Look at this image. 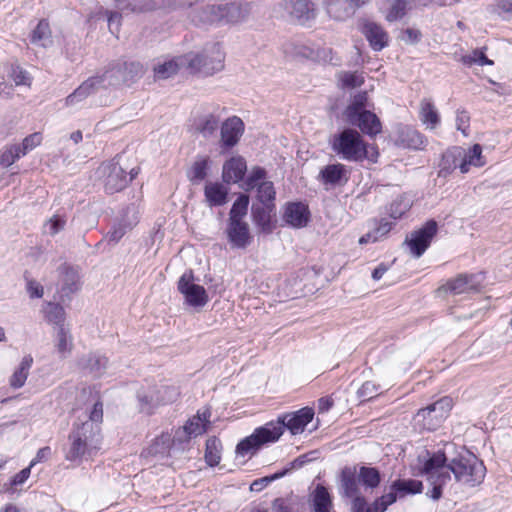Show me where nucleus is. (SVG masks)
<instances>
[{"label": "nucleus", "instance_id": "f257e3e1", "mask_svg": "<svg viewBox=\"0 0 512 512\" xmlns=\"http://www.w3.org/2000/svg\"><path fill=\"white\" fill-rule=\"evenodd\" d=\"M314 417L312 408L304 407L296 412L278 417L277 422H269L241 440L236 447V453L241 456L255 454L264 444L277 441L287 428L291 434L302 433Z\"/></svg>", "mask_w": 512, "mask_h": 512}, {"label": "nucleus", "instance_id": "f03ea898", "mask_svg": "<svg viewBox=\"0 0 512 512\" xmlns=\"http://www.w3.org/2000/svg\"><path fill=\"white\" fill-rule=\"evenodd\" d=\"M101 448V435L99 424L91 421L74 423L69 435V447L65 458L71 462L80 463L92 459Z\"/></svg>", "mask_w": 512, "mask_h": 512}, {"label": "nucleus", "instance_id": "7ed1b4c3", "mask_svg": "<svg viewBox=\"0 0 512 512\" xmlns=\"http://www.w3.org/2000/svg\"><path fill=\"white\" fill-rule=\"evenodd\" d=\"M331 150L347 162L360 163L365 159L376 161L378 152L370 154L369 144L361 134L353 128H344L333 134L329 139Z\"/></svg>", "mask_w": 512, "mask_h": 512}, {"label": "nucleus", "instance_id": "20e7f679", "mask_svg": "<svg viewBox=\"0 0 512 512\" xmlns=\"http://www.w3.org/2000/svg\"><path fill=\"white\" fill-rule=\"evenodd\" d=\"M448 470L453 473L457 482L468 487L481 484L486 474L483 462L464 447L456 451L454 456H450Z\"/></svg>", "mask_w": 512, "mask_h": 512}, {"label": "nucleus", "instance_id": "39448f33", "mask_svg": "<svg viewBox=\"0 0 512 512\" xmlns=\"http://www.w3.org/2000/svg\"><path fill=\"white\" fill-rule=\"evenodd\" d=\"M214 51L216 52V56L209 64H200L201 61L198 56L182 55L162 61L159 60L153 67L154 75L157 79H168L177 74L181 68L197 70L204 67L207 72H210L219 67L221 59V55L218 50L216 49Z\"/></svg>", "mask_w": 512, "mask_h": 512}, {"label": "nucleus", "instance_id": "423d86ee", "mask_svg": "<svg viewBox=\"0 0 512 512\" xmlns=\"http://www.w3.org/2000/svg\"><path fill=\"white\" fill-rule=\"evenodd\" d=\"M451 408L452 399L450 397H443L427 407L418 410L414 416L415 426L419 427L421 430L435 431L447 418Z\"/></svg>", "mask_w": 512, "mask_h": 512}, {"label": "nucleus", "instance_id": "0eeeda50", "mask_svg": "<svg viewBox=\"0 0 512 512\" xmlns=\"http://www.w3.org/2000/svg\"><path fill=\"white\" fill-rule=\"evenodd\" d=\"M177 289L183 295L185 303L191 307L202 308L209 301L205 288L194 283V275L191 270L186 271L179 278Z\"/></svg>", "mask_w": 512, "mask_h": 512}, {"label": "nucleus", "instance_id": "6e6552de", "mask_svg": "<svg viewBox=\"0 0 512 512\" xmlns=\"http://www.w3.org/2000/svg\"><path fill=\"white\" fill-rule=\"evenodd\" d=\"M99 171L104 177V187L109 194L123 190L129 183L127 172L115 159L103 163Z\"/></svg>", "mask_w": 512, "mask_h": 512}, {"label": "nucleus", "instance_id": "1a4fd4ad", "mask_svg": "<svg viewBox=\"0 0 512 512\" xmlns=\"http://www.w3.org/2000/svg\"><path fill=\"white\" fill-rule=\"evenodd\" d=\"M437 229V222L429 220L422 228L412 232L409 237H406L405 243L408 245L411 254L415 258L421 257L430 246L433 237L437 233Z\"/></svg>", "mask_w": 512, "mask_h": 512}, {"label": "nucleus", "instance_id": "9d476101", "mask_svg": "<svg viewBox=\"0 0 512 512\" xmlns=\"http://www.w3.org/2000/svg\"><path fill=\"white\" fill-rule=\"evenodd\" d=\"M454 450L455 445L453 443L446 444L443 452L434 453L423 463L421 474L426 476L427 480L440 478V476H450L448 470L450 456L448 453Z\"/></svg>", "mask_w": 512, "mask_h": 512}, {"label": "nucleus", "instance_id": "9b49d317", "mask_svg": "<svg viewBox=\"0 0 512 512\" xmlns=\"http://www.w3.org/2000/svg\"><path fill=\"white\" fill-rule=\"evenodd\" d=\"M211 411L204 409L198 411L195 416L190 418L183 427L178 428L174 434V441L183 443L188 442L191 438L202 435L206 432Z\"/></svg>", "mask_w": 512, "mask_h": 512}, {"label": "nucleus", "instance_id": "f8f14e48", "mask_svg": "<svg viewBox=\"0 0 512 512\" xmlns=\"http://www.w3.org/2000/svg\"><path fill=\"white\" fill-rule=\"evenodd\" d=\"M279 6L293 21L301 25L316 17L315 4L310 0H284Z\"/></svg>", "mask_w": 512, "mask_h": 512}, {"label": "nucleus", "instance_id": "ddd939ff", "mask_svg": "<svg viewBox=\"0 0 512 512\" xmlns=\"http://www.w3.org/2000/svg\"><path fill=\"white\" fill-rule=\"evenodd\" d=\"M350 178V170L342 163H333L324 166L318 175V180L326 186H344Z\"/></svg>", "mask_w": 512, "mask_h": 512}, {"label": "nucleus", "instance_id": "4468645a", "mask_svg": "<svg viewBox=\"0 0 512 512\" xmlns=\"http://www.w3.org/2000/svg\"><path fill=\"white\" fill-rule=\"evenodd\" d=\"M155 388H149L148 390H140L137 393V399L139 401V409L141 412L152 413L153 410L159 405L168 404L174 402L178 397L177 390H168L167 395L155 396Z\"/></svg>", "mask_w": 512, "mask_h": 512}, {"label": "nucleus", "instance_id": "2eb2a0df", "mask_svg": "<svg viewBox=\"0 0 512 512\" xmlns=\"http://www.w3.org/2000/svg\"><path fill=\"white\" fill-rule=\"evenodd\" d=\"M226 234L232 248L245 249L252 242L249 225L245 221L228 220Z\"/></svg>", "mask_w": 512, "mask_h": 512}, {"label": "nucleus", "instance_id": "dca6fc26", "mask_svg": "<svg viewBox=\"0 0 512 512\" xmlns=\"http://www.w3.org/2000/svg\"><path fill=\"white\" fill-rule=\"evenodd\" d=\"M367 0H326V11L328 15L337 20L344 21L354 15L356 10L366 3Z\"/></svg>", "mask_w": 512, "mask_h": 512}, {"label": "nucleus", "instance_id": "f3484780", "mask_svg": "<svg viewBox=\"0 0 512 512\" xmlns=\"http://www.w3.org/2000/svg\"><path fill=\"white\" fill-rule=\"evenodd\" d=\"M57 271L62 297H70L81 288L80 276L74 267L64 263L58 267Z\"/></svg>", "mask_w": 512, "mask_h": 512}, {"label": "nucleus", "instance_id": "a211bd4d", "mask_svg": "<svg viewBox=\"0 0 512 512\" xmlns=\"http://www.w3.org/2000/svg\"><path fill=\"white\" fill-rule=\"evenodd\" d=\"M243 133V121L237 116L229 117L221 125V146L224 148L234 147L240 140Z\"/></svg>", "mask_w": 512, "mask_h": 512}, {"label": "nucleus", "instance_id": "6ab92c4d", "mask_svg": "<svg viewBox=\"0 0 512 512\" xmlns=\"http://www.w3.org/2000/svg\"><path fill=\"white\" fill-rule=\"evenodd\" d=\"M480 283L476 281V276L460 274L455 279L448 281L445 285H442L439 289V293H450L452 295H460L477 291Z\"/></svg>", "mask_w": 512, "mask_h": 512}, {"label": "nucleus", "instance_id": "aec40b11", "mask_svg": "<svg viewBox=\"0 0 512 512\" xmlns=\"http://www.w3.org/2000/svg\"><path fill=\"white\" fill-rule=\"evenodd\" d=\"M309 216L308 206L302 202H290L284 208L283 219L294 228L305 227L309 221Z\"/></svg>", "mask_w": 512, "mask_h": 512}, {"label": "nucleus", "instance_id": "412c9836", "mask_svg": "<svg viewBox=\"0 0 512 512\" xmlns=\"http://www.w3.org/2000/svg\"><path fill=\"white\" fill-rule=\"evenodd\" d=\"M347 120L350 124L357 126L362 133L370 137L376 136L382 130L379 118L369 110L356 114Z\"/></svg>", "mask_w": 512, "mask_h": 512}, {"label": "nucleus", "instance_id": "4be33fe9", "mask_svg": "<svg viewBox=\"0 0 512 512\" xmlns=\"http://www.w3.org/2000/svg\"><path fill=\"white\" fill-rule=\"evenodd\" d=\"M397 143L404 148L421 150L426 147L428 140L418 130L404 126L398 130Z\"/></svg>", "mask_w": 512, "mask_h": 512}, {"label": "nucleus", "instance_id": "5701e85b", "mask_svg": "<svg viewBox=\"0 0 512 512\" xmlns=\"http://www.w3.org/2000/svg\"><path fill=\"white\" fill-rule=\"evenodd\" d=\"M250 13V5L241 2L222 3V25L244 21Z\"/></svg>", "mask_w": 512, "mask_h": 512}, {"label": "nucleus", "instance_id": "b1692460", "mask_svg": "<svg viewBox=\"0 0 512 512\" xmlns=\"http://www.w3.org/2000/svg\"><path fill=\"white\" fill-rule=\"evenodd\" d=\"M276 206L252 205V218L255 225L262 233L269 234L273 231L274 225L272 224V216L275 215Z\"/></svg>", "mask_w": 512, "mask_h": 512}, {"label": "nucleus", "instance_id": "393cba45", "mask_svg": "<svg viewBox=\"0 0 512 512\" xmlns=\"http://www.w3.org/2000/svg\"><path fill=\"white\" fill-rule=\"evenodd\" d=\"M222 3L207 4L193 12L192 21L196 24L222 25Z\"/></svg>", "mask_w": 512, "mask_h": 512}, {"label": "nucleus", "instance_id": "a878e982", "mask_svg": "<svg viewBox=\"0 0 512 512\" xmlns=\"http://www.w3.org/2000/svg\"><path fill=\"white\" fill-rule=\"evenodd\" d=\"M218 50V52L221 55L219 67L213 69L210 72H207L204 67H201V69L193 70L188 69L190 73H202L204 75H212L213 73L220 71L223 68V62H224V52L222 50V47L219 43H213L210 45H207L200 53H188L185 56H198L200 57V64H209L212 62L216 56V52L214 50Z\"/></svg>", "mask_w": 512, "mask_h": 512}, {"label": "nucleus", "instance_id": "bb28decb", "mask_svg": "<svg viewBox=\"0 0 512 512\" xmlns=\"http://www.w3.org/2000/svg\"><path fill=\"white\" fill-rule=\"evenodd\" d=\"M362 33L375 51L382 50L388 44V34L380 25L374 22H366L363 25Z\"/></svg>", "mask_w": 512, "mask_h": 512}, {"label": "nucleus", "instance_id": "cd10ccee", "mask_svg": "<svg viewBox=\"0 0 512 512\" xmlns=\"http://www.w3.org/2000/svg\"><path fill=\"white\" fill-rule=\"evenodd\" d=\"M246 170V162L242 157H232L223 165V181L226 183H237L243 179Z\"/></svg>", "mask_w": 512, "mask_h": 512}, {"label": "nucleus", "instance_id": "c85d7f7f", "mask_svg": "<svg viewBox=\"0 0 512 512\" xmlns=\"http://www.w3.org/2000/svg\"><path fill=\"white\" fill-rule=\"evenodd\" d=\"M54 347L60 359H66L72 353L74 342L69 326L56 328Z\"/></svg>", "mask_w": 512, "mask_h": 512}, {"label": "nucleus", "instance_id": "c756f323", "mask_svg": "<svg viewBox=\"0 0 512 512\" xmlns=\"http://www.w3.org/2000/svg\"><path fill=\"white\" fill-rule=\"evenodd\" d=\"M79 366L95 377L102 376L108 366V358L97 352L89 353L79 360Z\"/></svg>", "mask_w": 512, "mask_h": 512}, {"label": "nucleus", "instance_id": "7c9ffc66", "mask_svg": "<svg viewBox=\"0 0 512 512\" xmlns=\"http://www.w3.org/2000/svg\"><path fill=\"white\" fill-rule=\"evenodd\" d=\"M117 61L108 65L101 75L93 76L97 79L98 88L117 87L125 83V78L120 71Z\"/></svg>", "mask_w": 512, "mask_h": 512}, {"label": "nucleus", "instance_id": "2f4dec72", "mask_svg": "<svg viewBox=\"0 0 512 512\" xmlns=\"http://www.w3.org/2000/svg\"><path fill=\"white\" fill-rule=\"evenodd\" d=\"M219 116L207 113L195 118L193 126L196 132L205 138L213 136L219 128Z\"/></svg>", "mask_w": 512, "mask_h": 512}, {"label": "nucleus", "instance_id": "473e14b6", "mask_svg": "<svg viewBox=\"0 0 512 512\" xmlns=\"http://www.w3.org/2000/svg\"><path fill=\"white\" fill-rule=\"evenodd\" d=\"M419 118L427 129H435L440 123L439 113L431 99L424 98L420 101Z\"/></svg>", "mask_w": 512, "mask_h": 512}, {"label": "nucleus", "instance_id": "72a5a7b5", "mask_svg": "<svg viewBox=\"0 0 512 512\" xmlns=\"http://www.w3.org/2000/svg\"><path fill=\"white\" fill-rule=\"evenodd\" d=\"M340 486L343 495L352 498L359 494V481L356 467H345L341 471Z\"/></svg>", "mask_w": 512, "mask_h": 512}, {"label": "nucleus", "instance_id": "f704fd0d", "mask_svg": "<svg viewBox=\"0 0 512 512\" xmlns=\"http://www.w3.org/2000/svg\"><path fill=\"white\" fill-rule=\"evenodd\" d=\"M204 195L209 206H222L227 202L228 190L221 183L207 182Z\"/></svg>", "mask_w": 512, "mask_h": 512}, {"label": "nucleus", "instance_id": "c9c22d12", "mask_svg": "<svg viewBox=\"0 0 512 512\" xmlns=\"http://www.w3.org/2000/svg\"><path fill=\"white\" fill-rule=\"evenodd\" d=\"M283 51L286 56L293 59H315L317 57L316 51L300 42L288 41L283 45Z\"/></svg>", "mask_w": 512, "mask_h": 512}, {"label": "nucleus", "instance_id": "e433bc0d", "mask_svg": "<svg viewBox=\"0 0 512 512\" xmlns=\"http://www.w3.org/2000/svg\"><path fill=\"white\" fill-rule=\"evenodd\" d=\"M97 79L93 76L84 81L73 93L67 96L66 105L72 106L81 102L98 90Z\"/></svg>", "mask_w": 512, "mask_h": 512}, {"label": "nucleus", "instance_id": "4c0bfd02", "mask_svg": "<svg viewBox=\"0 0 512 512\" xmlns=\"http://www.w3.org/2000/svg\"><path fill=\"white\" fill-rule=\"evenodd\" d=\"M358 481L366 490L377 488L381 482V475L377 468L361 466L359 468Z\"/></svg>", "mask_w": 512, "mask_h": 512}, {"label": "nucleus", "instance_id": "58836bf2", "mask_svg": "<svg viewBox=\"0 0 512 512\" xmlns=\"http://www.w3.org/2000/svg\"><path fill=\"white\" fill-rule=\"evenodd\" d=\"M52 32L49 22L46 19H41L31 34V43L41 47H47L51 44Z\"/></svg>", "mask_w": 512, "mask_h": 512}, {"label": "nucleus", "instance_id": "ea45409f", "mask_svg": "<svg viewBox=\"0 0 512 512\" xmlns=\"http://www.w3.org/2000/svg\"><path fill=\"white\" fill-rule=\"evenodd\" d=\"M122 72L125 83L135 82L141 78L145 72L144 66L138 61H117Z\"/></svg>", "mask_w": 512, "mask_h": 512}, {"label": "nucleus", "instance_id": "a19ab883", "mask_svg": "<svg viewBox=\"0 0 512 512\" xmlns=\"http://www.w3.org/2000/svg\"><path fill=\"white\" fill-rule=\"evenodd\" d=\"M312 506L314 512H330L332 500L328 490L324 486L318 485L315 488Z\"/></svg>", "mask_w": 512, "mask_h": 512}, {"label": "nucleus", "instance_id": "79ce46f5", "mask_svg": "<svg viewBox=\"0 0 512 512\" xmlns=\"http://www.w3.org/2000/svg\"><path fill=\"white\" fill-rule=\"evenodd\" d=\"M32 363L33 358L30 355L23 357L22 361L19 364V367L10 377V385L13 388H21L25 384Z\"/></svg>", "mask_w": 512, "mask_h": 512}, {"label": "nucleus", "instance_id": "37998d69", "mask_svg": "<svg viewBox=\"0 0 512 512\" xmlns=\"http://www.w3.org/2000/svg\"><path fill=\"white\" fill-rule=\"evenodd\" d=\"M422 482L418 480L408 479V480H395L392 482L390 489L395 490L398 497H404L408 494H416L420 493L422 490Z\"/></svg>", "mask_w": 512, "mask_h": 512}, {"label": "nucleus", "instance_id": "c03bdc74", "mask_svg": "<svg viewBox=\"0 0 512 512\" xmlns=\"http://www.w3.org/2000/svg\"><path fill=\"white\" fill-rule=\"evenodd\" d=\"M256 198L260 205L275 206L276 190L271 181H262L256 187Z\"/></svg>", "mask_w": 512, "mask_h": 512}, {"label": "nucleus", "instance_id": "a18cd8bd", "mask_svg": "<svg viewBox=\"0 0 512 512\" xmlns=\"http://www.w3.org/2000/svg\"><path fill=\"white\" fill-rule=\"evenodd\" d=\"M45 319L54 324L57 328L62 326H67L65 324V310L60 304L56 303H47L44 308Z\"/></svg>", "mask_w": 512, "mask_h": 512}, {"label": "nucleus", "instance_id": "49530a36", "mask_svg": "<svg viewBox=\"0 0 512 512\" xmlns=\"http://www.w3.org/2000/svg\"><path fill=\"white\" fill-rule=\"evenodd\" d=\"M120 10L131 12L150 11L156 7V3L152 0H115Z\"/></svg>", "mask_w": 512, "mask_h": 512}, {"label": "nucleus", "instance_id": "de8ad7c7", "mask_svg": "<svg viewBox=\"0 0 512 512\" xmlns=\"http://www.w3.org/2000/svg\"><path fill=\"white\" fill-rule=\"evenodd\" d=\"M221 443L215 438L211 437L206 441L205 460L211 467L216 466L221 460Z\"/></svg>", "mask_w": 512, "mask_h": 512}, {"label": "nucleus", "instance_id": "09e8293b", "mask_svg": "<svg viewBox=\"0 0 512 512\" xmlns=\"http://www.w3.org/2000/svg\"><path fill=\"white\" fill-rule=\"evenodd\" d=\"M248 205L249 197L245 194H241L233 203L228 220L244 221V217L247 215Z\"/></svg>", "mask_w": 512, "mask_h": 512}, {"label": "nucleus", "instance_id": "8fccbe9b", "mask_svg": "<svg viewBox=\"0 0 512 512\" xmlns=\"http://www.w3.org/2000/svg\"><path fill=\"white\" fill-rule=\"evenodd\" d=\"M368 104V96L366 92H360L356 94L350 104L348 105L346 109V117L347 119L351 118L352 116H355L356 114H360L364 111H368L366 109Z\"/></svg>", "mask_w": 512, "mask_h": 512}, {"label": "nucleus", "instance_id": "3c124183", "mask_svg": "<svg viewBox=\"0 0 512 512\" xmlns=\"http://www.w3.org/2000/svg\"><path fill=\"white\" fill-rule=\"evenodd\" d=\"M139 220V210L138 206L134 203L128 205L125 209H123L119 222L122 223L126 228L131 230Z\"/></svg>", "mask_w": 512, "mask_h": 512}, {"label": "nucleus", "instance_id": "603ef678", "mask_svg": "<svg viewBox=\"0 0 512 512\" xmlns=\"http://www.w3.org/2000/svg\"><path fill=\"white\" fill-rule=\"evenodd\" d=\"M22 156L23 155L20 152V145H12L5 147L0 152V165L3 167H9Z\"/></svg>", "mask_w": 512, "mask_h": 512}, {"label": "nucleus", "instance_id": "864d4df0", "mask_svg": "<svg viewBox=\"0 0 512 512\" xmlns=\"http://www.w3.org/2000/svg\"><path fill=\"white\" fill-rule=\"evenodd\" d=\"M461 61L463 64L471 66L473 64H477L480 66L484 65H493V61L490 60L483 50L475 49L471 53L463 55L461 57Z\"/></svg>", "mask_w": 512, "mask_h": 512}, {"label": "nucleus", "instance_id": "5fc2aeb1", "mask_svg": "<svg viewBox=\"0 0 512 512\" xmlns=\"http://www.w3.org/2000/svg\"><path fill=\"white\" fill-rule=\"evenodd\" d=\"M66 225L65 217L53 215L43 225V233L49 236H55L64 229Z\"/></svg>", "mask_w": 512, "mask_h": 512}, {"label": "nucleus", "instance_id": "6e6d98bb", "mask_svg": "<svg viewBox=\"0 0 512 512\" xmlns=\"http://www.w3.org/2000/svg\"><path fill=\"white\" fill-rule=\"evenodd\" d=\"M208 161V158H201L193 163L190 170V179L193 183H198L206 178Z\"/></svg>", "mask_w": 512, "mask_h": 512}, {"label": "nucleus", "instance_id": "4d7b16f0", "mask_svg": "<svg viewBox=\"0 0 512 512\" xmlns=\"http://www.w3.org/2000/svg\"><path fill=\"white\" fill-rule=\"evenodd\" d=\"M390 5L389 12L386 15V19L389 22H393L402 18L405 15L407 0H387Z\"/></svg>", "mask_w": 512, "mask_h": 512}, {"label": "nucleus", "instance_id": "13d9d810", "mask_svg": "<svg viewBox=\"0 0 512 512\" xmlns=\"http://www.w3.org/2000/svg\"><path fill=\"white\" fill-rule=\"evenodd\" d=\"M380 386L372 381H366L358 389L357 395L363 401H369L380 394Z\"/></svg>", "mask_w": 512, "mask_h": 512}, {"label": "nucleus", "instance_id": "bf43d9fd", "mask_svg": "<svg viewBox=\"0 0 512 512\" xmlns=\"http://www.w3.org/2000/svg\"><path fill=\"white\" fill-rule=\"evenodd\" d=\"M266 170L261 167H254L245 181L246 190L255 189L265 180Z\"/></svg>", "mask_w": 512, "mask_h": 512}, {"label": "nucleus", "instance_id": "052dcab7", "mask_svg": "<svg viewBox=\"0 0 512 512\" xmlns=\"http://www.w3.org/2000/svg\"><path fill=\"white\" fill-rule=\"evenodd\" d=\"M451 480V476H440V478H435L428 480L432 484V489L427 491V496L432 498L433 500H439L442 496V488L447 484L448 481Z\"/></svg>", "mask_w": 512, "mask_h": 512}, {"label": "nucleus", "instance_id": "680f3d73", "mask_svg": "<svg viewBox=\"0 0 512 512\" xmlns=\"http://www.w3.org/2000/svg\"><path fill=\"white\" fill-rule=\"evenodd\" d=\"M340 80L343 86L348 88H356L364 83L363 76L357 72H343Z\"/></svg>", "mask_w": 512, "mask_h": 512}, {"label": "nucleus", "instance_id": "e2e57ef3", "mask_svg": "<svg viewBox=\"0 0 512 512\" xmlns=\"http://www.w3.org/2000/svg\"><path fill=\"white\" fill-rule=\"evenodd\" d=\"M10 77L12 78L15 85H17V86H19V85L30 86V84H31V78L29 76V73L19 66L12 68Z\"/></svg>", "mask_w": 512, "mask_h": 512}, {"label": "nucleus", "instance_id": "0e129e2a", "mask_svg": "<svg viewBox=\"0 0 512 512\" xmlns=\"http://www.w3.org/2000/svg\"><path fill=\"white\" fill-rule=\"evenodd\" d=\"M287 469L283 470V471H280V472H277L271 476H266V477H263L261 479H258V480H255L252 484H251V487L250 489L252 491H260L262 490L265 486H267L269 483H271L272 481L276 480V479H279L281 477H283L286 473H287Z\"/></svg>", "mask_w": 512, "mask_h": 512}, {"label": "nucleus", "instance_id": "69168bd1", "mask_svg": "<svg viewBox=\"0 0 512 512\" xmlns=\"http://www.w3.org/2000/svg\"><path fill=\"white\" fill-rule=\"evenodd\" d=\"M42 137L40 133H33L24 138L22 144L20 145V152L22 155H26L28 151L37 147L41 143Z\"/></svg>", "mask_w": 512, "mask_h": 512}, {"label": "nucleus", "instance_id": "338daca9", "mask_svg": "<svg viewBox=\"0 0 512 512\" xmlns=\"http://www.w3.org/2000/svg\"><path fill=\"white\" fill-rule=\"evenodd\" d=\"M482 148L479 144H475L470 150L468 155L465 157L469 164L480 167L484 163L481 160Z\"/></svg>", "mask_w": 512, "mask_h": 512}, {"label": "nucleus", "instance_id": "774afa93", "mask_svg": "<svg viewBox=\"0 0 512 512\" xmlns=\"http://www.w3.org/2000/svg\"><path fill=\"white\" fill-rule=\"evenodd\" d=\"M352 501V510L353 512H370L369 506L367 504V501L364 496L357 494L356 496H353Z\"/></svg>", "mask_w": 512, "mask_h": 512}]
</instances>
